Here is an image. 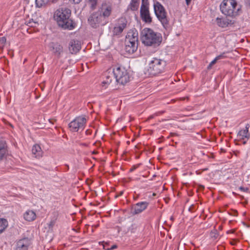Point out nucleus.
Segmentation results:
<instances>
[{"label": "nucleus", "mask_w": 250, "mask_h": 250, "mask_svg": "<svg viewBox=\"0 0 250 250\" xmlns=\"http://www.w3.org/2000/svg\"><path fill=\"white\" fill-rule=\"evenodd\" d=\"M249 125L248 124L246 125L245 129H242L239 131L237 134V137L240 139L244 140L245 138L249 139L250 136L249 134Z\"/></svg>", "instance_id": "16"}, {"label": "nucleus", "mask_w": 250, "mask_h": 250, "mask_svg": "<svg viewBox=\"0 0 250 250\" xmlns=\"http://www.w3.org/2000/svg\"><path fill=\"white\" fill-rule=\"evenodd\" d=\"M244 144H245L246 143V141H244L243 143Z\"/></svg>", "instance_id": "53"}, {"label": "nucleus", "mask_w": 250, "mask_h": 250, "mask_svg": "<svg viewBox=\"0 0 250 250\" xmlns=\"http://www.w3.org/2000/svg\"><path fill=\"white\" fill-rule=\"evenodd\" d=\"M123 30L122 29V27H119L118 25L115 26L113 30V35L115 36H118L120 35L122 32Z\"/></svg>", "instance_id": "26"}, {"label": "nucleus", "mask_w": 250, "mask_h": 250, "mask_svg": "<svg viewBox=\"0 0 250 250\" xmlns=\"http://www.w3.org/2000/svg\"><path fill=\"white\" fill-rule=\"evenodd\" d=\"M91 8L94 9L97 4V0H89Z\"/></svg>", "instance_id": "32"}, {"label": "nucleus", "mask_w": 250, "mask_h": 250, "mask_svg": "<svg viewBox=\"0 0 250 250\" xmlns=\"http://www.w3.org/2000/svg\"><path fill=\"white\" fill-rule=\"evenodd\" d=\"M234 215H236V214H237V212L236 211H234Z\"/></svg>", "instance_id": "50"}, {"label": "nucleus", "mask_w": 250, "mask_h": 250, "mask_svg": "<svg viewBox=\"0 0 250 250\" xmlns=\"http://www.w3.org/2000/svg\"><path fill=\"white\" fill-rule=\"evenodd\" d=\"M32 152L35 155V157H40L42 154V150L39 145H35L32 149Z\"/></svg>", "instance_id": "20"}, {"label": "nucleus", "mask_w": 250, "mask_h": 250, "mask_svg": "<svg viewBox=\"0 0 250 250\" xmlns=\"http://www.w3.org/2000/svg\"><path fill=\"white\" fill-rule=\"evenodd\" d=\"M225 53H223L222 54H220V55L217 56L216 58L218 61L221 59H225L226 57L225 55Z\"/></svg>", "instance_id": "34"}, {"label": "nucleus", "mask_w": 250, "mask_h": 250, "mask_svg": "<svg viewBox=\"0 0 250 250\" xmlns=\"http://www.w3.org/2000/svg\"><path fill=\"white\" fill-rule=\"evenodd\" d=\"M126 21L125 18H121L119 20L118 26L122 27V29L124 30L126 26Z\"/></svg>", "instance_id": "25"}, {"label": "nucleus", "mask_w": 250, "mask_h": 250, "mask_svg": "<svg viewBox=\"0 0 250 250\" xmlns=\"http://www.w3.org/2000/svg\"><path fill=\"white\" fill-rule=\"evenodd\" d=\"M6 42V39L5 37L0 38V49H3V47L5 45Z\"/></svg>", "instance_id": "30"}, {"label": "nucleus", "mask_w": 250, "mask_h": 250, "mask_svg": "<svg viewBox=\"0 0 250 250\" xmlns=\"http://www.w3.org/2000/svg\"><path fill=\"white\" fill-rule=\"evenodd\" d=\"M217 24L221 27H225L227 26L228 25L227 23L225 21L223 20L222 19L219 18H217L216 19Z\"/></svg>", "instance_id": "23"}, {"label": "nucleus", "mask_w": 250, "mask_h": 250, "mask_svg": "<svg viewBox=\"0 0 250 250\" xmlns=\"http://www.w3.org/2000/svg\"><path fill=\"white\" fill-rule=\"evenodd\" d=\"M191 0H186L187 4L188 5L190 3Z\"/></svg>", "instance_id": "46"}, {"label": "nucleus", "mask_w": 250, "mask_h": 250, "mask_svg": "<svg viewBox=\"0 0 250 250\" xmlns=\"http://www.w3.org/2000/svg\"><path fill=\"white\" fill-rule=\"evenodd\" d=\"M218 233L216 230H212L210 233V236L213 240L216 239L218 237Z\"/></svg>", "instance_id": "29"}, {"label": "nucleus", "mask_w": 250, "mask_h": 250, "mask_svg": "<svg viewBox=\"0 0 250 250\" xmlns=\"http://www.w3.org/2000/svg\"><path fill=\"white\" fill-rule=\"evenodd\" d=\"M31 244V241L28 237L23 238L16 242L14 250H28Z\"/></svg>", "instance_id": "10"}, {"label": "nucleus", "mask_w": 250, "mask_h": 250, "mask_svg": "<svg viewBox=\"0 0 250 250\" xmlns=\"http://www.w3.org/2000/svg\"><path fill=\"white\" fill-rule=\"evenodd\" d=\"M149 204V201H142V212L146 209Z\"/></svg>", "instance_id": "31"}, {"label": "nucleus", "mask_w": 250, "mask_h": 250, "mask_svg": "<svg viewBox=\"0 0 250 250\" xmlns=\"http://www.w3.org/2000/svg\"><path fill=\"white\" fill-rule=\"evenodd\" d=\"M58 0H50V2H52V3H54L57 2Z\"/></svg>", "instance_id": "45"}, {"label": "nucleus", "mask_w": 250, "mask_h": 250, "mask_svg": "<svg viewBox=\"0 0 250 250\" xmlns=\"http://www.w3.org/2000/svg\"><path fill=\"white\" fill-rule=\"evenodd\" d=\"M82 0H69L70 1L73 2L75 4L79 3Z\"/></svg>", "instance_id": "38"}, {"label": "nucleus", "mask_w": 250, "mask_h": 250, "mask_svg": "<svg viewBox=\"0 0 250 250\" xmlns=\"http://www.w3.org/2000/svg\"><path fill=\"white\" fill-rule=\"evenodd\" d=\"M123 191H121V192H120V194H119V195H122V194H123Z\"/></svg>", "instance_id": "51"}, {"label": "nucleus", "mask_w": 250, "mask_h": 250, "mask_svg": "<svg viewBox=\"0 0 250 250\" xmlns=\"http://www.w3.org/2000/svg\"><path fill=\"white\" fill-rule=\"evenodd\" d=\"M147 1L148 0H142V4H144L145 5H147Z\"/></svg>", "instance_id": "41"}, {"label": "nucleus", "mask_w": 250, "mask_h": 250, "mask_svg": "<svg viewBox=\"0 0 250 250\" xmlns=\"http://www.w3.org/2000/svg\"><path fill=\"white\" fill-rule=\"evenodd\" d=\"M135 179H139L140 178L139 177H134Z\"/></svg>", "instance_id": "49"}, {"label": "nucleus", "mask_w": 250, "mask_h": 250, "mask_svg": "<svg viewBox=\"0 0 250 250\" xmlns=\"http://www.w3.org/2000/svg\"><path fill=\"white\" fill-rule=\"evenodd\" d=\"M138 46L137 42L125 41V50L129 54H132L136 51Z\"/></svg>", "instance_id": "13"}, {"label": "nucleus", "mask_w": 250, "mask_h": 250, "mask_svg": "<svg viewBox=\"0 0 250 250\" xmlns=\"http://www.w3.org/2000/svg\"><path fill=\"white\" fill-rule=\"evenodd\" d=\"M218 61V60L215 58L212 61L210 62L209 64H210L212 66L214 65L216 62Z\"/></svg>", "instance_id": "39"}, {"label": "nucleus", "mask_w": 250, "mask_h": 250, "mask_svg": "<svg viewBox=\"0 0 250 250\" xmlns=\"http://www.w3.org/2000/svg\"><path fill=\"white\" fill-rule=\"evenodd\" d=\"M239 189L244 192H248L249 190L248 188H244L243 187H239Z\"/></svg>", "instance_id": "37"}, {"label": "nucleus", "mask_w": 250, "mask_h": 250, "mask_svg": "<svg viewBox=\"0 0 250 250\" xmlns=\"http://www.w3.org/2000/svg\"><path fill=\"white\" fill-rule=\"evenodd\" d=\"M201 188L203 189L204 188V187L203 186H201Z\"/></svg>", "instance_id": "52"}, {"label": "nucleus", "mask_w": 250, "mask_h": 250, "mask_svg": "<svg viewBox=\"0 0 250 250\" xmlns=\"http://www.w3.org/2000/svg\"><path fill=\"white\" fill-rule=\"evenodd\" d=\"M55 222H56V221L55 220H52L50 222V223L48 225L49 229H52L53 227V226H54V225L55 224Z\"/></svg>", "instance_id": "36"}, {"label": "nucleus", "mask_w": 250, "mask_h": 250, "mask_svg": "<svg viewBox=\"0 0 250 250\" xmlns=\"http://www.w3.org/2000/svg\"><path fill=\"white\" fill-rule=\"evenodd\" d=\"M218 61V60L215 58L212 61L210 62L209 64H210L212 66L214 65L216 62Z\"/></svg>", "instance_id": "40"}, {"label": "nucleus", "mask_w": 250, "mask_h": 250, "mask_svg": "<svg viewBox=\"0 0 250 250\" xmlns=\"http://www.w3.org/2000/svg\"><path fill=\"white\" fill-rule=\"evenodd\" d=\"M86 122L85 118L78 117L69 124L68 127L71 131L78 132L79 129H84Z\"/></svg>", "instance_id": "8"}, {"label": "nucleus", "mask_w": 250, "mask_h": 250, "mask_svg": "<svg viewBox=\"0 0 250 250\" xmlns=\"http://www.w3.org/2000/svg\"><path fill=\"white\" fill-rule=\"evenodd\" d=\"M126 41H131L138 43V33L135 29L132 30L127 33Z\"/></svg>", "instance_id": "14"}, {"label": "nucleus", "mask_w": 250, "mask_h": 250, "mask_svg": "<svg viewBox=\"0 0 250 250\" xmlns=\"http://www.w3.org/2000/svg\"><path fill=\"white\" fill-rule=\"evenodd\" d=\"M140 166V164H137V165H134L130 169V172H133L134 171L135 169H136L138 167H139Z\"/></svg>", "instance_id": "35"}, {"label": "nucleus", "mask_w": 250, "mask_h": 250, "mask_svg": "<svg viewBox=\"0 0 250 250\" xmlns=\"http://www.w3.org/2000/svg\"><path fill=\"white\" fill-rule=\"evenodd\" d=\"M211 67H212V65L210 64H209L208 66V69H210L211 68Z\"/></svg>", "instance_id": "47"}, {"label": "nucleus", "mask_w": 250, "mask_h": 250, "mask_svg": "<svg viewBox=\"0 0 250 250\" xmlns=\"http://www.w3.org/2000/svg\"><path fill=\"white\" fill-rule=\"evenodd\" d=\"M162 38L150 28H145L142 31V43L146 46L159 45Z\"/></svg>", "instance_id": "3"}, {"label": "nucleus", "mask_w": 250, "mask_h": 250, "mask_svg": "<svg viewBox=\"0 0 250 250\" xmlns=\"http://www.w3.org/2000/svg\"><path fill=\"white\" fill-rule=\"evenodd\" d=\"M103 249L106 250H110L109 244L107 242H103Z\"/></svg>", "instance_id": "33"}, {"label": "nucleus", "mask_w": 250, "mask_h": 250, "mask_svg": "<svg viewBox=\"0 0 250 250\" xmlns=\"http://www.w3.org/2000/svg\"><path fill=\"white\" fill-rule=\"evenodd\" d=\"M154 10L155 14L165 28H167L168 26V21L167 17V13L165 8L159 2H156L154 4Z\"/></svg>", "instance_id": "7"}, {"label": "nucleus", "mask_w": 250, "mask_h": 250, "mask_svg": "<svg viewBox=\"0 0 250 250\" xmlns=\"http://www.w3.org/2000/svg\"><path fill=\"white\" fill-rule=\"evenodd\" d=\"M113 73L116 81L122 85L126 83L129 81V76L125 68L122 66L113 68Z\"/></svg>", "instance_id": "6"}, {"label": "nucleus", "mask_w": 250, "mask_h": 250, "mask_svg": "<svg viewBox=\"0 0 250 250\" xmlns=\"http://www.w3.org/2000/svg\"><path fill=\"white\" fill-rule=\"evenodd\" d=\"M36 24H39L38 22L34 21L32 19L26 21V25L30 27H34Z\"/></svg>", "instance_id": "28"}, {"label": "nucleus", "mask_w": 250, "mask_h": 250, "mask_svg": "<svg viewBox=\"0 0 250 250\" xmlns=\"http://www.w3.org/2000/svg\"><path fill=\"white\" fill-rule=\"evenodd\" d=\"M111 12V7L110 6L103 5L98 11L92 13L88 19L89 24L94 28L99 27L100 25H104L106 24L105 18L108 17Z\"/></svg>", "instance_id": "2"}, {"label": "nucleus", "mask_w": 250, "mask_h": 250, "mask_svg": "<svg viewBox=\"0 0 250 250\" xmlns=\"http://www.w3.org/2000/svg\"><path fill=\"white\" fill-rule=\"evenodd\" d=\"M149 233H149V230H148V231H147V232L146 233V236H147V235H148L149 234Z\"/></svg>", "instance_id": "48"}, {"label": "nucleus", "mask_w": 250, "mask_h": 250, "mask_svg": "<svg viewBox=\"0 0 250 250\" xmlns=\"http://www.w3.org/2000/svg\"><path fill=\"white\" fill-rule=\"evenodd\" d=\"M36 213L33 210H27L23 214V217L27 221H32L36 218Z\"/></svg>", "instance_id": "17"}, {"label": "nucleus", "mask_w": 250, "mask_h": 250, "mask_svg": "<svg viewBox=\"0 0 250 250\" xmlns=\"http://www.w3.org/2000/svg\"><path fill=\"white\" fill-rule=\"evenodd\" d=\"M141 213V202L134 205L131 209V214L133 215Z\"/></svg>", "instance_id": "18"}, {"label": "nucleus", "mask_w": 250, "mask_h": 250, "mask_svg": "<svg viewBox=\"0 0 250 250\" xmlns=\"http://www.w3.org/2000/svg\"><path fill=\"white\" fill-rule=\"evenodd\" d=\"M71 10L66 7H61L57 9L54 13V19L58 25L63 29L72 30L76 25L70 18Z\"/></svg>", "instance_id": "1"}, {"label": "nucleus", "mask_w": 250, "mask_h": 250, "mask_svg": "<svg viewBox=\"0 0 250 250\" xmlns=\"http://www.w3.org/2000/svg\"><path fill=\"white\" fill-rule=\"evenodd\" d=\"M8 226L7 220L3 218H0V233H2Z\"/></svg>", "instance_id": "21"}, {"label": "nucleus", "mask_w": 250, "mask_h": 250, "mask_svg": "<svg viewBox=\"0 0 250 250\" xmlns=\"http://www.w3.org/2000/svg\"><path fill=\"white\" fill-rule=\"evenodd\" d=\"M50 0H35L36 5L37 7H41L50 2Z\"/></svg>", "instance_id": "22"}, {"label": "nucleus", "mask_w": 250, "mask_h": 250, "mask_svg": "<svg viewBox=\"0 0 250 250\" xmlns=\"http://www.w3.org/2000/svg\"><path fill=\"white\" fill-rule=\"evenodd\" d=\"M117 247V246L115 245H113L112 246H111L110 247V250H113L114 249H116V248Z\"/></svg>", "instance_id": "42"}, {"label": "nucleus", "mask_w": 250, "mask_h": 250, "mask_svg": "<svg viewBox=\"0 0 250 250\" xmlns=\"http://www.w3.org/2000/svg\"><path fill=\"white\" fill-rule=\"evenodd\" d=\"M152 118H153V117L151 116L149 117V119Z\"/></svg>", "instance_id": "54"}, {"label": "nucleus", "mask_w": 250, "mask_h": 250, "mask_svg": "<svg viewBox=\"0 0 250 250\" xmlns=\"http://www.w3.org/2000/svg\"><path fill=\"white\" fill-rule=\"evenodd\" d=\"M48 47L54 55L60 58L63 53V47L58 42H51L48 44Z\"/></svg>", "instance_id": "9"}, {"label": "nucleus", "mask_w": 250, "mask_h": 250, "mask_svg": "<svg viewBox=\"0 0 250 250\" xmlns=\"http://www.w3.org/2000/svg\"><path fill=\"white\" fill-rule=\"evenodd\" d=\"M141 17L142 20L145 23L150 24L152 22V19L150 16L148 7L147 5H145L144 4H142L141 7Z\"/></svg>", "instance_id": "11"}, {"label": "nucleus", "mask_w": 250, "mask_h": 250, "mask_svg": "<svg viewBox=\"0 0 250 250\" xmlns=\"http://www.w3.org/2000/svg\"><path fill=\"white\" fill-rule=\"evenodd\" d=\"M8 153L7 145L5 141H0V161L3 160Z\"/></svg>", "instance_id": "15"}, {"label": "nucleus", "mask_w": 250, "mask_h": 250, "mask_svg": "<svg viewBox=\"0 0 250 250\" xmlns=\"http://www.w3.org/2000/svg\"><path fill=\"white\" fill-rule=\"evenodd\" d=\"M144 198L146 199L147 201L150 202V201L153 198V196L156 195V193H151V192H147L144 194Z\"/></svg>", "instance_id": "24"}, {"label": "nucleus", "mask_w": 250, "mask_h": 250, "mask_svg": "<svg viewBox=\"0 0 250 250\" xmlns=\"http://www.w3.org/2000/svg\"><path fill=\"white\" fill-rule=\"evenodd\" d=\"M240 9L235 0H224L220 5L222 13L231 17L237 16Z\"/></svg>", "instance_id": "5"}, {"label": "nucleus", "mask_w": 250, "mask_h": 250, "mask_svg": "<svg viewBox=\"0 0 250 250\" xmlns=\"http://www.w3.org/2000/svg\"><path fill=\"white\" fill-rule=\"evenodd\" d=\"M139 1L140 0H131L127 9H130L132 11L137 10L139 6Z\"/></svg>", "instance_id": "19"}, {"label": "nucleus", "mask_w": 250, "mask_h": 250, "mask_svg": "<svg viewBox=\"0 0 250 250\" xmlns=\"http://www.w3.org/2000/svg\"><path fill=\"white\" fill-rule=\"evenodd\" d=\"M140 145L139 144H138L137 145L135 146V149H137L139 150L140 149Z\"/></svg>", "instance_id": "43"}, {"label": "nucleus", "mask_w": 250, "mask_h": 250, "mask_svg": "<svg viewBox=\"0 0 250 250\" xmlns=\"http://www.w3.org/2000/svg\"><path fill=\"white\" fill-rule=\"evenodd\" d=\"M68 48L71 54H76L81 48L80 42L77 40H72L69 43Z\"/></svg>", "instance_id": "12"}, {"label": "nucleus", "mask_w": 250, "mask_h": 250, "mask_svg": "<svg viewBox=\"0 0 250 250\" xmlns=\"http://www.w3.org/2000/svg\"><path fill=\"white\" fill-rule=\"evenodd\" d=\"M166 65V62L165 61L154 58L145 68V74L146 77L155 76L162 72Z\"/></svg>", "instance_id": "4"}, {"label": "nucleus", "mask_w": 250, "mask_h": 250, "mask_svg": "<svg viewBox=\"0 0 250 250\" xmlns=\"http://www.w3.org/2000/svg\"><path fill=\"white\" fill-rule=\"evenodd\" d=\"M112 74H111V75H107L106 76V80L102 82L103 86H104L105 84H109L111 83L112 81Z\"/></svg>", "instance_id": "27"}, {"label": "nucleus", "mask_w": 250, "mask_h": 250, "mask_svg": "<svg viewBox=\"0 0 250 250\" xmlns=\"http://www.w3.org/2000/svg\"><path fill=\"white\" fill-rule=\"evenodd\" d=\"M146 186H147V185H146V184H145V183H143V185H142V188H146Z\"/></svg>", "instance_id": "44"}]
</instances>
